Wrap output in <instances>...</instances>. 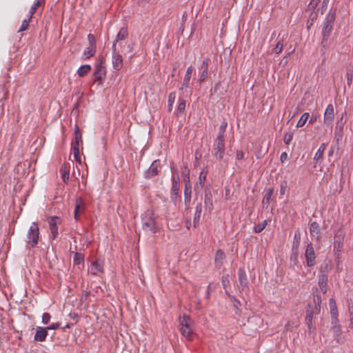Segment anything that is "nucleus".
Instances as JSON below:
<instances>
[{
    "mask_svg": "<svg viewBox=\"0 0 353 353\" xmlns=\"http://www.w3.org/2000/svg\"><path fill=\"white\" fill-rule=\"evenodd\" d=\"M39 236V227L35 222H33L27 234L28 243L32 247H35L38 243Z\"/></svg>",
    "mask_w": 353,
    "mask_h": 353,
    "instance_id": "nucleus-5",
    "label": "nucleus"
},
{
    "mask_svg": "<svg viewBox=\"0 0 353 353\" xmlns=\"http://www.w3.org/2000/svg\"><path fill=\"white\" fill-rule=\"evenodd\" d=\"M334 117V110L332 104H329L325 111L323 122L329 126L332 125Z\"/></svg>",
    "mask_w": 353,
    "mask_h": 353,
    "instance_id": "nucleus-13",
    "label": "nucleus"
},
{
    "mask_svg": "<svg viewBox=\"0 0 353 353\" xmlns=\"http://www.w3.org/2000/svg\"><path fill=\"white\" fill-rule=\"evenodd\" d=\"M90 70L91 66L90 65H83L79 68L77 74L79 77H82L87 74Z\"/></svg>",
    "mask_w": 353,
    "mask_h": 353,
    "instance_id": "nucleus-36",
    "label": "nucleus"
},
{
    "mask_svg": "<svg viewBox=\"0 0 353 353\" xmlns=\"http://www.w3.org/2000/svg\"><path fill=\"white\" fill-rule=\"evenodd\" d=\"M314 314V310L312 307L309 305L308 309L306 311L305 322L309 329L312 326V319Z\"/></svg>",
    "mask_w": 353,
    "mask_h": 353,
    "instance_id": "nucleus-28",
    "label": "nucleus"
},
{
    "mask_svg": "<svg viewBox=\"0 0 353 353\" xmlns=\"http://www.w3.org/2000/svg\"><path fill=\"white\" fill-rule=\"evenodd\" d=\"M134 50V43L132 42L126 41L125 42V45L121 49V52L123 53L125 55L130 54L133 52Z\"/></svg>",
    "mask_w": 353,
    "mask_h": 353,
    "instance_id": "nucleus-33",
    "label": "nucleus"
},
{
    "mask_svg": "<svg viewBox=\"0 0 353 353\" xmlns=\"http://www.w3.org/2000/svg\"><path fill=\"white\" fill-rule=\"evenodd\" d=\"M350 328L353 330V305H349Z\"/></svg>",
    "mask_w": 353,
    "mask_h": 353,
    "instance_id": "nucleus-54",
    "label": "nucleus"
},
{
    "mask_svg": "<svg viewBox=\"0 0 353 353\" xmlns=\"http://www.w3.org/2000/svg\"><path fill=\"white\" fill-rule=\"evenodd\" d=\"M112 63L113 68L115 70H120L123 65V57L120 53L119 50L116 48V45H112Z\"/></svg>",
    "mask_w": 353,
    "mask_h": 353,
    "instance_id": "nucleus-7",
    "label": "nucleus"
},
{
    "mask_svg": "<svg viewBox=\"0 0 353 353\" xmlns=\"http://www.w3.org/2000/svg\"><path fill=\"white\" fill-rule=\"evenodd\" d=\"M60 173L63 181L67 183L69 180V170L65 164L61 165L60 168Z\"/></svg>",
    "mask_w": 353,
    "mask_h": 353,
    "instance_id": "nucleus-32",
    "label": "nucleus"
},
{
    "mask_svg": "<svg viewBox=\"0 0 353 353\" xmlns=\"http://www.w3.org/2000/svg\"><path fill=\"white\" fill-rule=\"evenodd\" d=\"M207 174H208V170L205 169L202 170L201 171V172L199 173L198 182L204 184V183L206 180Z\"/></svg>",
    "mask_w": 353,
    "mask_h": 353,
    "instance_id": "nucleus-47",
    "label": "nucleus"
},
{
    "mask_svg": "<svg viewBox=\"0 0 353 353\" xmlns=\"http://www.w3.org/2000/svg\"><path fill=\"white\" fill-rule=\"evenodd\" d=\"M227 126H228V123L225 121H223L221 123V124L219 128V132H218L217 137L225 138V132Z\"/></svg>",
    "mask_w": 353,
    "mask_h": 353,
    "instance_id": "nucleus-40",
    "label": "nucleus"
},
{
    "mask_svg": "<svg viewBox=\"0 0 353 353\" xmlns=\"http://www.w3.org/2000/svg\"><path fill=\"white\" fill-rule=\"evenodd\" d=\"M60 323H53L50 324L49 326L46 327L47 330H57L60 327Z\"/></svg>",
    "mask_w": 353,
    "mask_h": 353,
    "instance_id": "nucleus-57",
    "label": "nucleus"
},
{
    "mask_svg": "<svg viewBox=\"0 0 353 353\" xmlns=\"http://www.w3.org/2000/svg\"><path fill=\"white\" fill-rule=\"evenodd\" d=\"M331 331L333 333L334 340L337 343L343 344L345 341V338L343 336L342 327L339 319L331 320Z\"/></svg>",
    "mask_w": 353,
    "mask_h": 353,
    "instance_id": "nucleus-4",
    "label": "nucleus"
},
{
    "mask_svg": "<svg viewBox=\"0 0 353 353\" xmlns=\"http://www.w3.org/2000/svg\"><path fill=\"white\" fill-rule=\"evenodd\" d=\"M335 20L334 12L329 13L325 18L322 24V41L321 45L323 48H326L327 46V41L331 34L334 22Z\"/></svg>",
    "mask_w": 353,
    "mask_h": 353,
    "instance_id": "nucleus-2",
    "label": "nucleus"
},
{
    "mask_svg": "<svg viewBox=\"0 0 353 353\" xmlns=\"http://www.w3.org/2000/svg\"><path fill=\"white\" fill-rule=\"evenodd\" d=\"M179 176L178 174L173 175L172 178V187L170 190V199L176 203L179 197V191L180 188Z\"/></svg>",
    "mask_w": 353,
    "mask_h": 353,
    "instance_id": "nucleus-8",
    "label": "nucleus"
},
{
    "mask_svg": "<svg viewBox=\"0 0 353 353\" xmlns=\"http://www.w3.org/2000/svg\"><path fill=\"white\" fill-rule=\"evenodd\" d=\"M72 150H73L74 157L77 161H81V157L79 155V143L73 141L72 143Z\"/></svg>",
    "mask_w": 353,
    "mask_h": 353,
    "instance_id": "nucleus-35",
    "label": "nucleus"
},
{
    "mask_svg": "<svg viewBox=\"0 0 353 353\" xmlns=\"http://www.w3.org/2000/svg\"><path fill=\"white\" fill-rule=\"evenodd\" d=\"M31 19H32V18H30V17H29V16H28V19H25L22 21V23H21L19 29L18 30V32H20L26 30L28 28L29 23H30Z\"/></svg>",
    "mask_w": 353,
    "mask_h": 353,
    "instance_id": "nucleus-42",
    "label": "nucleus"
},
{
    "mask_svg": "<svg viewBox=\"0 0 353 353\" xmlns=\"http://www.w3.org/2000/svg\"><path fill=\"white\" fill-rule=\"evenodd\" d=\"M192 71H193V68L192 66H189L187 68V70H186L185 77L183 78V83H182L180 90H186V89L189 88Z\"/></svg>",
    "mask_w": 353,
    "mask_h": 353,
    "instance_id": "nucleus-19",
    "label": "nucleus"
},
{
    "mask_svg": "<svg viewBox=\"0 0 353 353\" xmlns=\"http://www.w3.org/2000/svg\"><path fill=\"white\" fill-rule=\"evenodd\" d=\"M243 152H241V151H237L236 152V157L237 159H242L243 158Z\"/></svg>",
    "mask_w": 353,
    "mask_h": 353,
    "instance_id": "nucleus-60",
    "label": "nucleus"
},
{
    "mask_svg": "<svg viewBox=\"0 0 353 353\" xmlns=\"http://www.w3.org/2000/svg\"><path fill=\"white\" fill-rule=\"evenodd\" d=\"M343 245V241L334 240V250L338 253L341 252Z\"/></svg>",
    "mask_w": 353,
    "mask_h": 353,
    "instance_id": "nucleus-46",
    "label": "nucleus"
},
{
    "mask_svg": "<svg viewBox=\"0 0 353 353\" xmlns=\"http://www.w3.org/2000/svg\"><path fill=\"white\" fill-rule=\"evenodd\" d=\"M344 237L345 232L342 230H339L334 235V240L343 241Z\"/></svg>",
    "mask_w": 353,
    "mask_h": 353,
    "instance_id": "nucleus-51",
    "label": "nucleus"
},
{
    "mask_svg": "<svg viewBox=\"0 0 353 353\" xmlns=\"http://www.w3.org/2000/svg\"><path fill=\"white\" fill-rule=\"evenodd\" d=\"M181 174H182V176L183 178V181L190 180V170L188 169L187 163L183 164V168Z\"/></svg>",
    "mask_w": 353,
    "mask_h": 353,
    "instance_id": "nucleus-41",
    "label": "nucleus"
},
{
    "mask_svg": "<svg viewBox=\"0 0 353 353\" xmlns=\"http://www.w3.org/2000/svg\"><path fill=\"white\" fill-rule=\"evenodd\" d=\"M85 210V204L83 199L79 197L75 201V209L74 212V217L76 221L79 219V214L83 213Z\"/></svg>",
    "mask_w": 353,
    "mask_h": 353,
    "instance_id": "nucleus-15",
    "label": "nucleus"
},
{
    "mask_svg": "<svg viewBox=\"0 0 353 353\" xmlns=\"http://www.w3.org/2000/svg\"><path fill=\"white\" fill-rule=\"evenodd\" d=\"M323 153L317 150L314 155V160L319 161L320 159H321L323 158Z\"/></svg>",
    "mask_w": 353,
    "mask_h": 353,
    "instance_id": "nucleus-58",
    "label": "nucleus"
},
{
    "mask_svg": "<svg viewBox=\"0 0 353 353\" xmlns=\"http://www.w3.org/2000/svg\"><path fill=\"white\" fill-rule=\"evenodd\" d=\"M310 233L311 236H316L317 237L319 236V234L320 233V229H319V225L318 223L314 221L310 224Z\"/></svg>",
    "mask_w": 353,
    "mask_h": 353,
    "instance_id": "nucleus-34",
    "label": "nucleus"
},
{
    "mask_svg": "<svg viewBox=\"0 0 353 353\" xmlns=\"http://www.w3.org/2000/svg\"><path fill=\"white\" fill-rule=\"evenodd\" d=\"M344 114H345V112H344L342 114L341 117L340 118L341 123L338 121L336 126L335 128L334 136L336 141L338 142L339 141H341L343 138V123H342V121L343 119Z\"/></svg>",
    "mask_w": 353,
    "mask_h": 353,
    "instance_id": "nucleus-20",
    "label": "nucleus"
},
{
    "mask_svg": "<svg viewBox=\"0 0 353 353\" xmlns=\"http://www.w3.org/2000/svg\"><path fill=\"white\" fill-rule=\"evenodd\" d=\"M327 275L324 273L319 275L318 285L323 294H325L327 290Z\"/></svg>",
    "mask_w": 353,
    "mask_h": 353,
    "instance_id": "nucleus-18",
    "label": "nucleus"
},
{
    "mask_svg": "<svg viewBox=\"0 0 353 353\" xmlns=\"http://www.w3.org/2000/svg\"><path fill=\"white\" fill-rule=\"evenodd\" d=\"M48 330L46 327H37L34 339L37 341L43 342L46 339Z\"/></svg>",
    "mask_w": 353,
    "mask_h": 353,
    "instance_id": "nucleus-17",
    "label": "nucleus"
},
{
    "mask_svg": "<svg viewBox=\"0 0 353 353\" xmlns=\"http://www.w3.org/2000/svg\"><path fill=\"white\" fill-rule=\"evenodd\" d=\"M293 254L291 256V260L293 261V265H296L298 263L299 251L292 250Z\"/></svg>",
    "mask_w": 353,
    "mask_h": 353,
    "instance_id": "nucleus-55",
    "label": "nucleus"
},
{
    "mask_svg": "<svg viewBox=\"0 0 353 353\" xmlns=\"http://www.w3.org/2000/svg\"><path fill=\"white\" fill-rule=\"evenodd\" d=\"M225 153V138L216 137L212 154L219 160L223 159Z\"/></svg>",
    "mask_w": 353,
    "mask_h": 353,
    "instance_id": "nucleus-6",
    "label": "nucleus"
},
{
    "mask_svg": "<svg viewBox=\"0 0 353 353\" xmlns=\"http://www.w3.org/2000/svg\"><path fill=\"white\" fill-rule=\"evenodd\" d=\"M281 161L283 163L288 159V154L285 152H283L281 154Z\"/></svg>",
    "mask_w": 353,
    "mask_h": 353,
    "instance_id": "nucleus-59",
    "label": "nucleus"
},
{
    "mask_svg": "<svg viewBox=\"0 0 353 353\" xmlns=\"http://www.w3.org/2000/svg\"><path fill=\"white\" fill-rule=\"evenodd\" d=\"M74 263L77 265L83 263L84 261L83 256L81 253L76 252L73 259Z\"/></svg>",
    "mask_w": 353,
    "mask_h": 353,
    "instance_id": "nucleus-44",
    "label": "nucleus"
},
{
    "mask_svg": "<svg viewBox=\"0 0 353 353\" xmlns=\"http://www.w3.org/2000/svg\"><path fill=\"white\" fill-rule=\"evenodd\" d=\"M267 225H268V221L266 220H265L263 222L256 224L254 227V231L256 233H260V232H261L265 228Z\"/></svg>",
    "mask_w": 353,
    "mask_h": 353,
    "instance_id": "nucleus-39",
    "label": "nucleus"
},
{
    "mask_svg": "<svg viewBox=\"0 0 353 353\" xmlns=\"http://www.w3.org/2000/svg\"><path fill=\"white\" fill-rule=\"evenodd\" d=\"M316 121V117L314 116H312V117L309 120V123L313 124Z\"/></svg>",
    "mask_w": 353,
    "mask_h": 353,
    "instance_id": "nucleus-64",
    "label": "nucleus"
},
{
    "mask_svg": "<svg viewBox=\"0 0 353 353\" xmlns=\"http://www.w3.org/2000/svg\"><path fill=\"white\" fill-rule=\"evenodd\" d=\"M175 99V93L171 92L168 95V111L171 112L172 110L173 103Z\"/></svg>",
    "mask_w": 353,
    "mask_h": 353,
    "instance_id": "nucleus-38",
    "label": "nucleus"
},
{
    "mask_svg": "<svg viewBox=\"0 0 353 353\" xmlns=\"http://www.w3.org/2000/svg\"><path fill=\"white\" fill-rule=\"evenodd\" d=\"M184 182V203L185 206H189L191 201L192 196V184L190 181H185Z\"/></svg>",
    "mask_w": 353,
    "mask_h": 353,
    "instance_id": "nucleus-14",
    "label": "nucleus"
},
{
    "mask_svg": "<svg viewBox=\"0 0 353 353\" xmlns=\"http://www.w3.org/2000/svg\"><path fill=\"white\" fill-rule=\"evenodd\" d=\"M204 203H205V207L208 208L210 210H212L213 209L212 194L210 190V188L208 187H205V190Z\"/></svg>",
    "mask_w": 353,
    "mask_h": 353,
    "instance_id": "nucleus-23",
    "label": "nucleus"
},
{
    "mask_svg": "<svg viewBox=\"0 0 353 353\" xmlns=\"http://www.w3.org/2000/svg\"><path fill=\"white\" fill-rule=\"evenodd\" d=\"M305 258L307 267H313L316 264V254L312 243L307 244L305 252Z\"/></svg>",
    "mask_w": 353,
    "mask_h": 353,
    "instance_id": "nucleus-10",
    "label": "nucleus"
},
{
    "mask_svg": "<svg viewBox=\"0 0 353 353\" xmlns=\"http://www.w3.org/2000/svg\"><path fill=\"white\" fill-rule=\"evenodd\" d=\"M185 99H179V105H178L177 109H176L177 113H179V114L182 113L185 110Z\"/></svg>",
    "mask_w": 353,
    "mask_h": 353,
    "instance_id": "nucleus-48",
    "label": "nucleus"
},
{
    "mask_svg": "<svg viewBox=\"0 0 353 353\" xmlns=\"http://www.w3.org/2000/svg\"><path fill=\"white\" fill-rule=\"evenodd\" d=\"M50 319H51V315L48 313V312H45L42 315V323L43 325H47L48 323H50Z\"/></svg>",
    "mask_w": 353,
    "mask_h": 353,
    "instance_id": "nucleus-52",
    "label": "nucleus"
},
{
    "mask_svg": "<svg viewBox=\"0 0 353 353\" xmlns=\"http://www.w3.org/2000/svg\"><path fill=\"white\" fill-rule=\"evenodd\" d=\"M90 272L93 275H97L103 272V262L99 260L92 262Z\"/></svg>",
    "mask_w": 353,
    "mask_h": 353,
    "instance_id": "nucleus-22",
    "label": "nucleus"
},
{
    "mask_svg": "<svg viewBox=\"0 0 353 353\" xmlns=\"http://www.w3.org/2000/svg\"><path fill=\"white\" fill-rule=\"evenodd\" d=\"M225 258V255L224 252L221 250H218L215 254V257H214V261H215L216 266H219V267L221 266Z\"/></svg>",
    "mask_w": 353,
    "mask_h": 353,
    "instance_id": "nucleus-27",
    "label": "nucleus"
},
{
    "mask_svg": "<svg viewBox=\"0 0 353 353\" xmlns=\"http://www.w3.org/2000/svg\"><path fill=\"white\" fill-rule=\"evenodd\" d=\"M283 48V40L281 39L277 42L276 45L275 46V47L273 49V51L275 54H279L282 52Z\"/></svg>",
    "mask_w": 353,
    "mask_h": 353,
    "instance_id": "nucleus-45",
    "label": "nucleus"
},
{
    "mask_svg": "<svg viewBox=\"0 0 353 353\" xmlns=\"http://www.w3.org/2000/svg\"><path fill=\"white\" fill-rule=\"evenodd\" d=\"M202 212V204L201 203H199L196 204V208H195V213L193 219V223L194 225L196 226L199 222L201 215Z\"/></svg>",
    "mask_w": 353,
    "mask_h": 353,
    "instance_id": "nucleus-26",
    "label": "nucleus"
},
{
    "mask_svg": "<svg viewBox=\"0 0 353 353\" xmlns=\"http://www.w3.org/2000/svg\"><path fill=\"white\" fill-rule=\"evenodd\" d=\"M292 139H293V132H288L285 134L284 137H283L284 143L286 145H289L291 143Z\"/></svg>",
    "mask_w": 353,
    "mask_h": 353,
    "instance_id": "nucleus-49",
    "label": "nucleus"
},
{
    "mask_svg": "<svg viewBox=\"0 0 353 353\" xmlns=\"http://www.w3.org/2000/svg\"><path fill=\"white\" fill-rule=\"evenodd\" d=\"M128 36V29L125 27H123L120 29L119 32L117 34V37L115 41L113 42L112 45H116V48H117V43L118 42H123L124 41Z\"/></svg>",
    "mask_w": 353,
    "mask_h": 353,
    "instance_id": "nucleus-21",
    "label": "nucleus"
},
{
    "mask_svg": "<svg viewBox=\"0 0 353 353\" xmlns=\"http://www.w3.org/2000/svg\"><path fill=\"white\" fill-rule=\"evenodd\" d=\"M211 60L210 58L206 57L203 60V62L201 65L200 70L201 72L199 74V77L198 79L199 83H202L208 77V66L210 63Z\"/></svg>",
    "mask_w": 353,
    "mask_h": 353,
    "instance_id": "nucleus-12",
    "label": "nucleus"
},
{
    "mask_svg": "<svg viewBox=\"0 0 353 353\" xmlns=\"http://www.w3.org/2000/svg\"><path fill=\"white\" fill-rule=\"evenodd\" d=\"M142 229L145 232L154 234L159 232V228L156 222L154 213L151 210H146L141 215Z\"/></svg>",
    "mask_w": 353,
    "mask_h": 353,
    "instance_id": "nucleus-1",
    "label": "nucleus"
},
{
    "mask_svg": "<svg viewBox=\"0 0 353 353\" xmlns=\"http://www.w3.org/2000/svg\"><path fill=\"white\" fill-rule=\"evenodd\" d=\"M74 135H75L74 142H77L79 143H81L82 142V137H81V134L79 131V127L77 125H76Z\"/></svg>",
    "mask_w": 353,
    "mask_h": 353,
    "instance_id": "nucleus-50",
    "label": "nucleus"
},
{
    "mask_svg": "<svg viewBox=\"0 0 353 353\" xmlns=\"http://www.w3.org/2000/svg\"><path fill=\"white\" fill-rule=\"evenodd\" d=\"M58 221L59 218L57 216L52 217L49 221L50 236H52V239H56L59 234L57 226Z\"/></svg>",
    "mask_w": 353,
    "mask_h": 353,
    "instance_id": "nucleus-16",
    "label": "nucleus"
},
{
    "mask_svg": "<svg viewBox=\"0 0 353 353\" xmlns=\"http://www.w3.org/2000/svg\"><path fill=\"white\" fill-rule=\"evenodd\" d=\"M180 331L181 334L188 340L191 341L193 335V323L192 319L186 315L179 319Z\"/></svg>",
    "mask_w": 353,
    "mask_h": 353,
    "instance_id": "nucleus-3",
    "label": "nucleus"
},
{
    "mask_svg": "<svg viewBox=\"0 0 353 353\" xmlns=\"http://www.w3.org/2000/svg\"><path fill=\"white\" fill-rule=\"evenodd\" d=\"M228 276L227 277L223 276L222 283L224 288H225L226 283H229V280L228 279Z\"/></svg>",
    "mask_w": 353,
    "mask_h": 353,
    "instance_id": "nucleus-62",
    "label": "nucleus"
},
{
    "mask_svg": "<svg viewBox=\"0 0 353 353\" xmlns=\"http://www.w3.org/2000/svg\"><path fill=\"white\" fill-rule=\"evenodd\" d=\"M301 242V232L300 230L298 229L295 231L294 236V241L292 243V250H296L299 251V247Z\"/></svg>",
    "mask_w": 353,
    "mask_h": 353,
    "instance_id": "nucleus-29",
    "label": "nucleus"
},
{
    "mask_svg": "<svg viewBox=\"0 0 353 353\" xmlns=\"http://www.w3.org/2000/svg\"><path fill=\"white\" fill-rule=\"evenodd\" d=\"M238 279H239V289L242 292H245L246 294L249 292L248 280L246 276V273L243 268H239L238 270Z\"/></svg>",
    "mask_w": 353,
    "mask_h": 353,
    "instance_id": "nucleus-9",
    "label": "nucleus"
},
{
    "mask_svg": "<svg viewBox=\"0 0 353 353\" xmlns=\"http://www.w3.org/2000/svg\"><path fill=\"white\" fill-rule=\"evenodd\" d=\"M105 74V70L104 68L101 65H98L96 68L94 73V77L95 80H99L101 81L102 79L103 75Z\"/></svg>",
    "mask_w": 353,
    "mask_h": 353,
    "instance_id": "nucleus-31",
    "label": "nucleus"
},
{
    "mask_svg": "<svg viewBox=\"0 0 353 353\" xmlns=\"http://www.w3.org/2000/svg\"><path fill=\"white\" fill-rule=\"evenodd\" d=\"M310 117V114L308 112H305L302 114V116L301 117V118L299 119L297 124H296V127L297 128H301V127H303L306 121H307L308 118Z\"/></svg>",
    "mask_w": 353,
    "mask_h": 353,
    "instance_id": "nucleus-37",
    "label": "nucleus"
},
{
    "mask_svg": "<svg viewBox=\"0 0 353 353\" xmlns=\"http://www.w3.org/2000/svg\"><path fill=\"white\" fill-rule=\"evenodd\" d=\"M123 42H124V41L121 42V43H120V42H118V43H117V49H118V50H119L120 53L121 52V49H123V46H124V45H123Z\"/></svg>",
    "mask_w": 353,
    "mask_h": 353,
    "instance_id": "nucleus-63",
    "label": "nucleus"
},
{
    "mask_svg": "<svg viewBox=\"0 0 353 353\" xmlns=\"http://www.w3.org/2000/svg\"><path fill=\"white\" fill-rule=\"evenodd\" d=\"M272 189H269L268 191L265 193V196H263V204L264 205H269V202H270V200L271 199V196L272 195Z\"/></svg>",
    "mask_w": 353,
    "mask_h": 353,
    "instance_id": "nucleus-43",
    "label": "nucleus"
},
{
    "mask_svg": "<svg viewBox=\"0 0 353 353\" xmlns=\"http://www.w3.org/2000/svg\"><path fill=\"white\" fill-rule=\"evenodd\" d=\"M45 5V0H37L33 5L31 6L28 16L30 17V18H32V15L37 12V9L39 8H43Z\"/></svg>",
    "mask_w": 353,
    "mask_h": 353,
    "instance_id": "nucleus-24",
    "label": "nucleus"
},
{
    "mask_svg": "<svg viewBox=\"0 0 353 353\" xmlns=\"http://www.w3.org/2000/svg\"><path fill=\"white\" fill-rule=\"evenodd\" d=\"M88 40L89 42V46H96L95 37L93 34H89L88 35Z\"/></svg>",
    "mask_w": 353,
    "mask_h": 353,
    "instance_id": "nucleus-56",
    "label": "nucleus"
},
{
    "mask_svg": "<svg viewBox=\"0 0 353 353\" xmlns=\"http://www.w3.org/2000/svg\"><path fill=\"white\" fill-rule=\"evenodd\" d=\"M161 164L160 160L154 161L150 168L144 172V176L146 179H150L158 174L161 169Z\"/></svg>",
    "mask_w": 353,
    "mask_h": 353,
    "instance_id": "nucleus-11",
    "label": "nucleus"
},
{
    "mask_svg": "<svg viewBox=\"0 0 353 353\" xmlns=\"http://www.w3.org/2000/svg\"><path fill=\"white\" fill-rule=\"evenodd\" d=\"M96 53V46H88L87 47L84 52H83V57L85 59H88L94 55Z\"/></svg>",
    "mask_w": 353,
    "mask_h": 353,
    "instance_id": "nucleus-30",
    "label": "nucleus"
},
{
    "mask_svg": "<svg viewBox=\"0 0 353 353\" xmlns=\"http://www.w3.org/2000/svg\"><path fill=\"white\" fill-rule=\"evenodd\" d=\"M325 150V143H322L320 145L319 148L318 149L319 151L321 152L323 154H324Z\"/></svg>",
    "mask_w": 353,
    "mask_h": 353,
    "instance_id": "nucleus-61",
    "label": "nucleus"
},
{
    "mask_svg": "<svg viewBox=\"0 0 353 353\" xmlns=\"http://www.w3.org/2000/svg\"><path fill=\"white\" fill-rule=\"evenodd\" d=\"M329 305H330V308L331 320L337 319H338V310H337L336 302L333 298H331L329 300Z\"/></svg>",
    "mask_w": 353,
    "mask_h": 353,
    "instance_id": "nucleus-25",
    "label": "nucleus"
},
{
    "mask_svg": "<svg viewBox=\"0 0 353 353\" xmlns=\"http://www.w3.org/2000/svg\"><path fill=\"white\" fill-rule=\"evenodd\" d=\"M203 185L204 184H203L201 183H199V182L196 183V184L194 186V194L196 196L199 194V193L201 192V191L203 187Z\"/></svg>",
    "mask_w": 353,
    "mask_h": 353,
    "instance_id": "nucleus-53",
    "label": "nucleus"
}]
</instances>
